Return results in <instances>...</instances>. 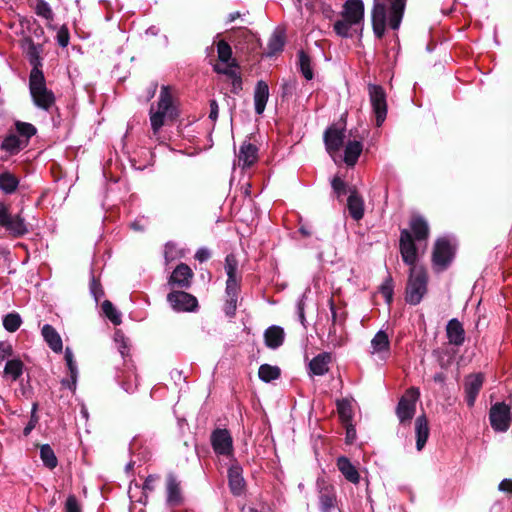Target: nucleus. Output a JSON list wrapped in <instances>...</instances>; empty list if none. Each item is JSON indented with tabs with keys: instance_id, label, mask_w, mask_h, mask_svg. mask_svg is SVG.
Segmentation results:
<instances>
[{
	"instance_id": "f257e3e1",
	"label": "nucleus",
	"mask_w": 512,
	"mask_h": 512,
	"mask_svg": "<svg viewBox=\"0 0 512 512\" xmlns=\"http://www.w3.org/2000/svg\"><path fill=\"white\" fill-rule=\"evenodd\" d=\"M179 116L178 108L169 85H162L156 104L149 109V120L152 129V138L159 140V133L163 126L173 122Z\"/></svg>"
},
{
	"instance_id": "f03ea898",
	"label": "nucleus",
	"mask_w": 512,
	"mask_h": 512,
	"mask_svg": "<svg viewBox=\"0 0 512 512\" xmlns=\"http://www.w3.org/2000/svg\"><path fill=\"white\" fill-rule=\"evenodd\" d=\"M429 236L428 222L420 215L410 220V230L403 229L400 233V253L404 263L414 265L417 261V248L414 240L418 242L427 240Z\"/></svg>"
},
{
	"instance_id": "7ed1b4c3",
	"label": "nucleus",
	"mask_w": 512,
	"mask_h": 512,
	"mask_svg": "<svg viewBox=\"0 0 512 512\" xmlns=\"http://www.w3.org/2000/svg\"><path fill=\"white\" fill-rule=\"evenodd\" d=\"M40 48V45L34 44V105L54 122V115L57 111L56 97L54 92L47 88L45 76L40 69L42 66L39 59Z\"/></svg>"
},
{
	"instance_id": "20e7f679",
	"label": "nucleus",
	"mask_w": 512,
	"mask_h": 512,
	"mask_svg": "<svg viewBox=\"0 0 512 512\" xmlns=\"http://www.w3.org/2000/svg\"><path fill=\"white\" fill-rule=\"evenodd\" d=\"M389 8L385 4L376 2L372 10V25L374 34L381 38L385 33L386 22L388 20L389 26L393 30L400 27L406 0H386Z\"/></svg>"
},
{
	"instance_id": "39448f33",
	"label": "nucleus",
	"mask_w": 512,
	"mask_h": 512,
	"mask_svg": "<svg viewBox=\"0 0 512 512\" xmlns=\"http://www.w3.org/2000/svg\"><path fill=\"white\" fill-rule=\"evenodd\" d=\"M342 19L334 23L335 33L342 38H351L354 32L362 29L364 4L362 0H346L341 11Z\"/></svg>"
},
{
	"instance_id": "423d86ee",
	"label": "nucleus",
	"mask_w": 512,
	"mask_h": 512,
	"mask_svg": "<svg viewBox=\"0 0 512 512\" xmlns=\"http://www.w3.org/2000/svg\"><path fill=\"white\" fill-rule=\"evenodd\" d=\"M224 268L227 275L224 312L227 316L234 317L237 310L241 282V276L238 274V261L234 254L226 256Z\"/></svg>"
},
{
	"instance_id": "0eeeda50",
	"label": "nucleus",
	"mask_w": 512,
	"mask_h": 512,
	"mask_svg": "<svg viewBox=\"0 0 512 512\" xmlns=\"http://www.w3.org/2000/svg\"><path fill=\"white\" fill-rule=\"evenodd\" d=\"M32 135V127L29 123L17 121L15 131H11L0 145V159L6 160L17 154L28 145Z\"/></svg>"
},
{
	"instance_id": "6e6552de",
	"label": "nucleus",
	"mask_w": 512,
	"mask_h": 512,
	"mask_svg": "<svg viewBox=\"0 0 512 512\" xmlns=\"http://www.w3.org/2000/svg\"><path fill=\"white\" fill-rule=\"evenodd\" d=\"M410 266L405 300L410 305H417L427 293L428 277L423 267H417L415 264Z\"/></svg>"
},
{
	"instance_id": "1a4fd4ad",
	"label": "nucleus",
	"mask_w": 512,
	"mask_h": 512,
	"mask_svg": "<svg viewBox=\"0 0 512 512\" xmlns=\"http://www.w3.org/2000/svg\"><path fill=\"white\" fill-rule=\"evenodd\" d=\"M456 246L448 237L438 238L434 244L432 253L433 267L437 271H443L453 261Z\"/></svg>"
},
{
	"instance_id": "9d476101",
	"label": "nucleus",
	"mask_w": 512,
	"mask_h": 512,
	"mask_svg": "<svg viewBox=\"0 0 512 512\" xmlns=\"http://www.w3.org/2000/svg\"><path fill=\"white\" fill-rule=\"evenodd\" d=\"M372 110L376 117V125L380 127L387 116V95L380 85L369 83L367 86Z\"/></svg>"
},
{
	"instance_id": "9b49d317",
	"label": "nucleus",
	"mask_w": 512,
	"mask_h": 512,
	"mask_svg": "<svg viewBox=\"0 0 512 512\" xmlns=\"http://www.w3.org/2000/svg\"><path fill=\"white\" fill-rule=\"evenodd\" d=\"M419 397V389L412 387L400 398L396 407V415L400 423L404 424L409 422L414 417L416 412V403Z\"/></svg>"
},
{
	"instance_id": "f8f14e48",
	"label": "nucleus",
	"mask_w": 512,
	"mask_h": 512,
	"mask_svg": "<svg viewBox=\"0 0 512 512\" xmlns=\"http://www.w3.org/2000/svg\"><path fill=\"white\" fill-rule=\"evenodd\" d=\"M214 453L232 459L234 456L233 438L227 429L216 428L210 436Z\"/></svg>"
},
{
	"instance_id": "ddd939ff",
	"label": "nucleus",
	"mask_w": 512,
	"mask_h": 512,
	"mask_svg": "<svg viewBox=\"0 0 512 512\" xmlns=\"http://www.w3.org/2000/svg\"><path fill=\"white\" fill-rule=\"evenodd\" d=\"M489 420L496 432H506L512 422L511 407L504 402L493 404L490 408Z\"/></svg>"
},
{
	"instance_id": "4468645a",
	"label": "nucleus",
	"mask_w": 512,
	"mask_h": 512,
	"mask_svg": "<svg viewBox=\"0 0 512 512\" xmlns=\"http://www.w3.org/2000/svg\"><path fill=\"white\" fill-rule=\"evenodd\" d=\"M167 301L177 312H193L198 308L195 296L184 291H173L167 295Z\"/></svg>"
},
{
	"instance_id": "2eb2a0df",
	"label": "nucleus",
	"mask_w": 512,
	"mask_h": 512,
	"mask_svg": "<svg viewBox=\"0 0 512 512\" xmlns=\"http://www.w3.org/2000/svg\"><path fill=\"white\" fill-rule=\"evenodd\" d=\"M319 509L321 512H331L337 506V495L333 485L323 479L317 480Z\"/></svg>"
},
{
	"instance_id": "dca6fc26",
	"label": "nucleus",
	"mask_w": 512,
	"mask_h": 512,
	"mask_svg": "<svg viewBox=\"0 0 512 512\" xmlns=\"http://www.w3.org/2000/svg\"><path fill=\"white\" fill-rule=\"evenodd\" d=\"M345 133L346 130L344 127H336L335 125L325 130L323 140L326 150L330 155L335 154L341 149L346 138Z\"/></svg>"
},
{
	"instance_id": "f3484780",
	"label": "nucleus",
	"mask_w": 512,
	"mask_h": 512,
	"mask_svg": "<svg viewBox=\"0 0 512 512\" xmlns=\"http://www.w3.org/2000/svg\"><path fill=\"white\" fill-rule=\"evenodd\" d=\"M370 354L381 361H385L390 354V341L387 333L379 330L371 340Z\"/></svg>"
},
{
	"instance_id": "a211bd4d",
	"label": "nucleus",
	"mask_w": 512,
	"mask_h": 512,
	"mask_svg": "<svg viewBox=\"0 0 512 512\" xmlns=\"http://www.w3.org/2000/svg\"><path fill=\"white\" fill-rule=\"evenodd\" d=\"M228 484L235 496H240L245 490V480L242 467L235 461L228 469Z\"/></svg>"
},
{
	"instance_id": "6ab92c4d",
	"label": "nucleus",
	"mask_w": 512,
	"mask_h": 512,
	"mask_svg": "<svg viewBox=\"0 0 512 512\" xmlns=\"http://www.w3.org/2000/svg\"><path fill=\"white\" fill-rule=\"evenodd\" d=\"M192 277L193 272L191 268L188 265L181 263L172 272L169 279V284L171 286H178L180 288H189L191 285Z\"/></svg>"
},
{
	"instance_id": "aec40b11",
	"label": "nucleus",
	"mask_w": 512,
	"mask_h": 512,
	"mask_svg": "<svg viewBox=\"0 0 512 512\" xmlns=\"http://www.w3.org/2000/svg\"><path fill=\"white\" fill-rule=\"evenodd\" d=\"M482 385H483L482 374H472L466 378L465 393H466V402L469 407H472L474 405Z\"/></svg>"
},
{
	"instance_id": "412c9836",
	"label": "nucleus",
	"mask_w": 512,
	"mask_h": 512,
	"mask_svg": "<svg viewBox=\"0 0 512 512\" xmlns=\"http://www.w3.org/2000/svg\"><path fill=\"white\" fill-rule=\"evenodd\" d=\"M258 158V148L250 143L244 142L239 149L238 165L243 168L251 167Z\"/></svg>"
},
{
	"instance_id": "4be33fe9",
	"label": "nucleus",
	"mask_w": 512,
	"mask_h": 512,
	"mask_svg": "<svg viewBox=\"0 0 512 512\" xmlns=\"http://www.w3.org/2000/svg\"><path fill=\"white\" fill-rule=\"evenodd\" d=\"M269 99V86L268 84L263 81L259 80L256 83L255 89H254V106H255V112L258 115H262L266 104Z\"/></svg>"
},
{
	"instance_id": "5701e85b",
	"label": "nucleus",
	"mask_w": 512,
	"mask_h": 512,
	"mask_svg": "<svg viewBox=\"0 0 512 512\" xmlns=\"http://www.w3.org/2000/svg\"><path fill=\"white\" fill-rule=\"evenodd\" d=\"M446 334L450 344L460 346L465 340L463 325L456 318L451 319L446 326Z\"/></svg>"
},
{
	"instance_id": "b1692460",
	"label": "nucleus",
	"mask_w": 512,
	"mask_h": 512,
	"mask_svg": "<svg viewBox=\"0 0 512 512\" xmlns=\"http://www.w3.org/2000/svg\"><path fill=\"white\" fill-rule=\"evenodd\" d=\"M336 464L338 470L341 472V474L345 477L347 481L353 484H358L360 482V474L357 468L351 463V461L347 457H338Z\"/></svg>"
},
{
	"instance_id": "393cba45",
	"label": "nucleus",
	"mask_w": 512,
	"mask_h": 512,
	"mask_svg": "<svg viewBox=\"0 0 512 512\" xmlns=\"http://www.w3.org/2000/svg\"><path fill=\"white\" fill-rule=\"evenodd\" d=\"M331 362V354L323 352L316 355L309 362V372L315 376H323L329 370V363Z\"/></svg>"
},
{
	"instance_id": "a878e982",
	"label": "nucleus",
	"mask_w": 512,
	"mask_h": 512,
	"mask_svg": "<svg viewBox=\"0 0 512 512\" xmlns=\"http://www.w3.org/2000/svg\"><path fill=\"white\" fill-rule=\"evenodd\" d=\"M347 208L350 216L355 220L359 221L364 216V200L356 192L355 189L350 191V195L347 199Z\"/></svg>"
},
{
	"instance_id": "bb28decb",
	"label": "nucleus",
	"mask_w": 512,
	"mask_h": 512,
	"mask_svg": "<svg viewBox=\"0 0 512 512\" xmlns=\"http://www.w3.org/2000/svg\"><path fill=\"white\" fill-rule=\"evenodd\" d=\"M285 338V333L282 327L277 325H272L268 327L264 332V340L265 344L270 349L279 348Z\"/></svg>"
},
{
	"instance_id": "cd10ccee",
	"label": "nucleus",
	"mask_w": 512,
	"mask_h": 512,
	"mask_svg": "<svg viewBox=\"0 0 512 512\" xmlns=\"http://www.w3.org/2000/svg\"><path fill=\"white\" fill-rule=\"evenodd\" d=\"M428 420L425 415L418 416L415 421L416 448L421 451L429 437Z\"/></svg>"
},
{
	"instance_id": "c85d7f7f",
	"label": "nucleus",
	"mask_w": 512,
	"mask_h": 512,
	"mask_svg": "<svg viewBox=\"0 0 512 512\" xmlns=\"http://www.w3.org/2000/svg\"><path fill=\"white\" fill-rule=\"evenodd\" d=\"M363 150V144L360 140H349L344 149V162L347 166H354Z\"/></svg>"
},
{
	"instance_id": "c756f323",
	"label": "nucleus",
	"mask_w": 512,
	"mask_h": 512,
	"mask_svg": "<svg viewBox=\"0 0 512 512\" xmlns=\"http://www.w3.org/2000/svg\"><path fill=\"white\" fill-rule=\"evenodd\" d=\"M167 497L166 502L167 505L171 507H175L181 504L182 502V495H181V489L180 484L177 481V479L170 475L167 479V487H166Z\"/></svg>"
},
{
	"instance_id": "7c9ffc66",
	"label": "nucleus",
	"mask_w": 512,
	"mask_h": 512,
	"mask_svg": "<svg viewBox=\"0 0 512 512\" xmlns=\"http://www.w3.org/2000/svg\"><path fill=\"white\" fill-rule=\"evenodd\" d=\"M42 336L48 346L56 353H60L63 349L62 339L59 333L49 324H45L42 328Z\"/></svg>"
},
{
	"instance_id": "2f4dec72",
	"label": "nucleus",
	"mask_w": 512,
	"mask_h": 512,
	"mask_svg": "<svg viewBox=\"0 0 512 512\" xmlns=\"http://www.w3.org/2000/svg\"><path fill=\"white\" fill-rule=\"evenodd\" d=\"M16 33L20 35L19 42L24 52L32 60V40L29 21H20L19 30Z\"/></svg>"
},
{
	"instance_id": "473e14b6",
	"label": "nucleus",
	"mask_w": 512,
	"mask_h": 512,
	"mask_svg": "<svg viewBox=\"0 0 512 512\" xmlns=\"http://www.w3.org/2000/svg\"><path fill=\"white\" fill-rule=\"evenodd\" d=\"M36 1L37 3L34 7V13L45 22L47 27L54 29L53 22L55 14L51 6L45 0Z\"/></svg>"
},
{
	"instance_id": "72a5a7b5",
	"label": "nucleus",
	"mask_w": 512,
	"mask_h": 512,
	"mask_svg": "<svg viewBox=\"0 0 512 512\" xmlns=\"http://www.w3.org/2000/svg\"><path fill=\"white\" fill-rule=\"evenodd\" d=\"M40 459L43 466L49 470L55 469L58 465L56 454L49 444L40 446Z\"/></svg>"
},
{
	"instance_id": "f704fd0d",
	"label": "nucleus",
	"mask_w": 512,
	"mask_h": 512,
	"mask_svg": "<svg viewBox=\"0 0 512 512\" xmlns=\"http://www.w3.org/2000/svg\"><path fill=\"white\" fill-rule=\"evenodd\" d=\"M284 43L285 38L283 32L275 31L268 40L266 55L272 57L282 51Z\"/></svg>"
},
{
	"instance_id": "c9c22d12",
	"label": "nucleus",
	"mask_w": 512,
	"mask_h": 512,
	"mask_svg": "<svg viewBox=\"0 0 512 512\" xmlns=\"http://www.w3.org/2000/svg\"><path fill=\"white\" fill-rule=\"evenodd\" d=\"M217 54H218V59L221 62H223L231 67L237 66L236 61L232 58V49L226 41L220 40L217 43Z\"/></svg>"
},
{
	"instance_id": "e433bc0d",
	"label": "nucleus",
	"mask_w": 512,
	"mask_h": 512,
	"mask_svg": "<svg viewBox=\"0 0 512 512\" xmlns=\"http://www.w3.org/2000/svg\"><path fill=\"white\" fill-rule=\"evenodd\" d=\"M64 357H65V361H66L67 367H68L69 372H70V377H71V383L68 382L67 384H68L69 389L75 390V388H76V381H77V375H78V369H77L76 362L74 360L73 352H72V350L69 347H67L65 349Z\"/></svg>"
},
{
	"instance_id": "4c0bfd02",
	"label": "nucleus",
	"mask_w": 512,
	"mask_h": 512,
	"mask_svg": "<svg viewBox=\"0 0 512 512\" xmlns=\"http://www.w3.org/2000/svg\"><path fill=\"white\" fill-rule=\"evenodd\" d=\"M259 378L264 382H271L280 376V369L277 366L262 364L258 370Z\"/></svg>"
},
{
	"instance_id": "58836bf2",
	"label": "nucleus",
	"mask_w": 512,
	"mask_h": 512,
	"mask_svg": "<svg viewBox=\"0 0 512 512\" xmlns=\"http://www.w3.org/2000/svg\"><path fill=\"white\" fill-rule=\"evenodd\" d=\"M3 227H5L14 236H20L27 232V227L24 224L23 219L19 216L11 217L8 224Z\"/></svg>"
},
{
	"instance_id": "ea45409f",
	"label": "nucleus",
	"mask_w": 512,
	"mask_h": 512,
	"mask_svg": "<svg viewBox=\"0 0 512 512\" xmlns=\"http://www.w3.org/2000/svg\"><path fill=\"white\" fill-rule=\"evenodd\" d=\"M299 58V66L300 70L305 77L306 80H312L313 79V70L311 66V59L310 57L304 52L300 51L298 53Z\"/></svg>"
},
{
	"instance_id": "a19ab883",
	"label": "nucleus",
	"mask_w": 512,
	"mask_h": 512,
	"mask_svg": "<svg viewBox=\"0 0 512 512\" xmlns=\"http://www.w3.org/2000/svg\"><path fill=\"white\" fill-rule=\"evenodd\" d=\"M337 411L340 419L343 423H349L352 419L353 413L351 404L346 399H341L337 401Z\"/></svg>"
},
{
	"instance_id": "79ce46f5",
	"label": "nucleus",
	"mask_w": 512,
	"mask_h": 512,
	"mask_svg": "<svg viewBox=\"0 0 512 512\" xmlns=\"http://www.w3.org/2000/svg\"><path fill=\"white\" fill-rule=\"evenodd\" d=\"M102 310H103L105 316L114 325H119L121 323V314L118 312V310L114 307V305L110 301L105 300L102 303Z\"/></svg>"
},
{
	"instance_id": "37998d69",
	"label": "nucleus",
	"mask_w": 512,
	"mask_h": 512,
	"mask_svg": "<svg viewBox=\"0 0 512 512\" xmlns=\"http://www.w3.org/2000/svg\"><path fill=\"white\" fill-rule=\"evenodd\" d=\"M23 364L20 360L14 359L6 363L4 373L6 376L16 380L22 373Z\"/></svg>"
},
{
	"instance_id": "c03bdc74",
	"label": "nucleus",
	"mask_w": 512,
	"mask_h": 512,
	"mask_svg": "<svg viewBox=\"0 0 512 512\" xmlns=\"http://www.w3.org/2000/svg\"><path fill=\"white\" fill-rule=\"evenodd\" d=\"M21 323V317L17 313H9L3 319V326L8 332H15Z\"/></svg>"
},
{
	"instance_id": "a18cd8bd",
	"label": "nucleus",
	"mask_w": 512,
	"mask_h": 512,
	"mask_svg": "<svg viewBox=\"0 0 512 512\" xmlns=\"http://www.w3.org/2000/svg\"><path fill=\"white\" fill-rule=\"evenodd\" d=\"M380 293L383 295L385 302L389 305L393 300V292L394 285L391 276H387V278L383 281L380 288Z\"/></svg>"
},
{
	"instance_id": "49530a36",
	"label": "nucleus",
	"mask_w": 512,
	"mask_h": 512,
	"mask_svg": "<svg viewBox=\"0 0 512 512\" xmlns=\"http://www.w3.org/2000/svg\"><path fill=\"white\" fill-rule=\"evenodd\" d=\"M17 186V180L10 174H3L0 176V188L5 192L10 193L15 190Z\"/></svg>"
},
{
	"instance_id": "de8ad7c7",
	"label": "nucleus",
	"mask_w": 512,
	"mask_h": 512,
	"mask_svg": "<svg viewBox=\"0 0 512 512\" xmlns=\"http://www.w3.org/2000/svg\"><path fill=\"white\" fill-rule=\"evenodd\" d=\"M329 307H330V311H331V318H332L333 326H335L337 324H343L345 321V313L344 312L339 313L337 311L332 299L329 300Z\"/></svg>"
},
{
	"instance_id": "09e8293b",
	"label": "nucleus",
	"mask_w": 512,
	"mask_h": 512,
	"mask_svg": "<svg viewBox=\"0 0 512 512\" xmlns=\"http://www.w3.org/2000/svg\"><path fill=\"white\" fill-rule=\"evenodd\" d=\"M65 512H82L81 505L75 495H69L65 501Z\"/></svg>"
},
{
	"instance_id": "8fccbe9b",
	"label": "nucleus",
	"mask_w": 512,
	"mask_h": 512,
	"mask_svg": "<svg viewBox=\"0 0 512 512\" xmlns=\"http://www.w3.org/2000/svg\"><path fill=\"white\" fill-rule=\"evenodd\" d=\"M90 292L96 301H98L104 295L101 284L95 278L94 275L91 276V280H90Z\"/></svg>"
},
{
	"instance_id": "3c124183",
	"label": "nucleus",
	"mask_w": 512,
	"mask_h": 512,
	"mask_svg": "<svg viewBox=\"0 0 512 512\" xmlns=\"http://www.w3.org/2000/svg\"><path fill=\"white\" fill-rule=\"evenodd\" d=\"M331 186L338 197L346 194V184L341 178L334 177L331 181Z\"/></svg>"
},
{
	"instance_id": "603ef678",
	"label": "nucleus",
	"mask_w": 512,
	"mask_h": 512,
	"mask_svg": "<svg viewBox=\"0 0 512 512\" xmlns=\"http://www.w3.org/2000/svg\"><path fill=\"white\" fill-rule=\"evenodd\" d=\"M57 42L58 44L65 48L68 44H69V39H70V36H69V31L66 27L62 26L58 31H57Z\"/></svg>"
},
{
	"instance_id": "864d4df0",
	"label": "nucleus",
	"mask_w": 512,
	"mask_h": 512,
	"mask_svg": "<svg viewBox=\"0 0 512 512\" xmlns=\"http://www.w3.org/2000/svg\"><path fill=\"white\" fill-rule=\"evenodd\" d=\"M211 257L210 250L206 247H201L196 251L195 259L203 263Z\"/></svg>"
},
{
	"instance_id": "5fc2aeb1",
	"label": "nucleus",
	"mask_w": 512,
	"mask_h": 512,
	"mask_svg": "<svg viewBox=\"0 0 512 512\" xmlns=\"http://www.w3.org/2000/svg\"><path fill=\"white\" fill-rule=\"evenodd\" d=\"M233 67L231 66H228L227 68H220L219 66H215L214 67V70L217 72V73H220V74H224L226 76H228L229 78L234 79L235 77H238L240 76L239 73H237L235 70L232 69Z\"/></svg>"
},
{
	"instance_id": "6e6d98bb",
	"label": "nucleus",
	"mask_w": 512,
	"mask_h": 512,
	"mask_svg": "<svg viewBox=\"0 0 512 512\" xmlns=\"http://www.w3.org/2000/svg\"><path fill=\"white\" fill-rule=\"evenodd\" d=\"M210 106V113H209V119L213 122H215L218 119V113H219V106L215 99L210 100L209 103Z\"/></svg>"
},
{
	"instance_id": "4d7b16f0",
	"label": "nucleus",
	"mask_w": 512,
	"mask_h": 512,
	"mask_svg": "<svg viewBox=\"0 0 512 512\" xmlns=\"http://www.w3.org/2000/svg\"><path fill=\"white\" fill-rule=\"evenodd\" d=\"M346 424V442L347 443H353L356 439V429L355 427L349 423Z\"/></svg>"
},
{
	"instance_id": "13d9d810",
	"label": "nucleus",
	"mask_w": 512,
	"mask_h": 512,
	"mask_svg": "<svg viewBox=\"0 0 512 512\" xmlns=\"http://www.w3.org/2000/svg\"><path fill=\"white\" fill-rule=\"evenodd\" d=\"M11 217L12 216L9 215L7 207L0 203V225L4 226L8 224V221Z\"/></svg>"
},
{
	"instance_id": "bf43d9fd",
	"label": "nucleus",
	"mask_w": 512,
	"mask_h": 512,
	"mask_svg": "<svg viewBox=\"0 0 512 512\" xmlns=\"http://www.w3.org/2000/svg\"><path fill=\"white\" fill-rule=\"evenodd\" d=\"M12 353V347L10 344L1 342L0 343V360H4Z\"/></svg>"
},
{
	"instance_id": "052dcab7",
	"label": "nucleus",
	"mask_w": 512,
	"mask_h": 512,
	"mask_svg": "<svg viewBox=\"0 0 512 512\" xmlns=\"http://www.w3.org/2000/svg\"><path fill=\"white\" fill-rule=\"evenodd\" d=\"M115 341L116 342H121V345L119 346V349H120V353L122 354V356H124L128 346H127L126 340L124 338V335L121 334L120 331H117L115 333Z\"/></svg>"
},
{
	"instance_id": "680f3d73",
	"label": "nucleus",
	"mask_w": 512,
	"mask_h": 512,
	"mask_svg": "<svg viewBox=\"0 0 512 512\" xmlns=\"http://www.w3.org/2000/svg\"><path fill=\"white\" fill-rule=\"evenodd\" d=\"M498 489L501 492H507L512 494V480L511 479H503L498 486Z\"/></svg>"
},
{
	"instance_id": "e2e57ef3",
	"label": "nucleus",
	"mask_w": 512,
	"mask_h": 512,
	"mask_svg": "<svg viewBox=\"0 0 512 512\" xmlns=\"http://www.w3.org/2000/svg\"><path fill=\"white\" fill-rule=\"evenodd\" d=\"M242 91V78L241 76L235 77L232 79V89L231 92L234 94H239Z\"/></svg>"
},
{
	"instance_id": "0e129e2a",
	"label": "nucleus",
	"mask_w": 512,
	"mask_h": 512,
	"mask_svg": "<svg viewBox=\"0 0 512 512\" xmlns=\"http://www.w3.org/2000/svg\"><path fill=\"white\" fill-rule=\"evenodd\" d=\"M321 11L325 18L332 19L334 17L335 11L328 4L323 3L321 5Z\"/></svg>"
},
{
	"instance_id": "69168bd1",
	"label": "nucleus",
	"mask_w": 512,
	"mask_h": 512,
	"mask_svg": "<svg viewBox=\"0 0 512 512\" xmlns=\"http://www.w3.org/2000/svg\"><path fill=\"white\" fill-rule=\"evenodd\" d=\"M154 481H155V477L152 476V475H149L145 479V482L143 484V490H145V491H153V489H154Z\"/></svg>"
},
{
	"instance_id": "338daca9",
	"label": "nucleus",
	"mask_w": 512,
	"mask_h": 512,
	"mask_svg": "<svg viewBox=\"0 0 512 512\" xmlns=\"http://www.w3.org/2000/svg\"><path fill=\"white\" fill-rule=\"evenodd\" d=\"M297 312L300 322L304 325L305 315H304V303L303 300H299L297 303Z\"/></svg>"
},
{
	"instance_id": "774afa93",
	"label": "nucleus",
	"mask_w": 512,
	"mask_h": 512,
	"mask_svg": "<svg viewBox=\"0 0 512 512\" xmlns=\"http://www.w3.org/2000/svg\"><path fill=\"white\" fill-rule=\"evenodd\" d=\"M157 87H158V85L155 82H152L149 85V87L147 89V99L148 100L152 99L155 96L156 91H157Z\"/></svg>"
}]
</instances>
